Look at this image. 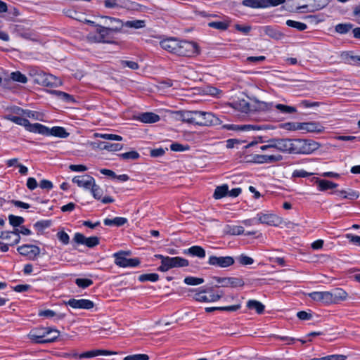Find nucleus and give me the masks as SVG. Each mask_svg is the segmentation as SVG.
I'll use <instances>...</instances> for the list:
<instances>
[{
  "label": "nucleus",
  "mask_w": 360,
  "mask_h": 360,
  "mask_svg": "<svg viewBox=\"0 0 360 360\" xmlns=\"http://www.w3.org/2000/svg\"><path fill=\"white\" fill-rule=\"evenodd\" d=\"M94 178L89 175L76 176L72 179L73 183L85 189H90L91 186L94 184Z\"/></svg>",
  "instance_id": "obj_20"
},
{
  "label": "nucleus",
  "mask_w": 360,
  "mask_h": 360,
  "mask_svg": "<svg viewBox=\"0 0 360 360\" xmlns=\"http://www.w3.org/2000/svg\"><path fill=\"white\" fill-rule=\"evenodd\" d=\"M179 41L180 40L176 38H168L162 40L160 42V45L163 49L175 54Z\"/></svg>",
  "instance_id": "obj_21"
},
{
  "label": "nucleus",
  "mask_w": 360,
  "mask_h": 360,
  "mask_svg": "<svg viewBox=\"0 0 360 360\" xmlns=\"http://www.w3.org/2000/svg\"><path fill=\"white\" fill-rule=\"evenodd\" d=\"M165 265L166 266L165 267L164 272L167 271L172 268L188 266L189 265V262L188 259L181 257H169V259H167V263H165Z\"/></svg>",
  "instance_id": "obj_17"
},
{
  "label": "nucleus",
  "mask_w": 360,
  "mask_h": 360,
  "mask_svg": "<svg viewBox=\"0 0 360 360\" xmlns=\"http://www.w3.org/2000/svg\"><path fill=\"white\" fill-rule=\"evenodd\" d=\"M270 142L274 143V148L279 152L292 154V139H271Z\"/></svg>",
  "instance_id": "obj_10"
},
{
  "label": "nucleus",
  "mask_w": 360,
  "mask_h": 360,
  "mask_svg": "<svg viewBox=\"0 0 360 360\" xmlns=\"http://www.w3.org/2000/svg\"><path fill=\"white\" fill-rule=\"evenodd\" d=\"M244 228L241 226H226V233L232 236H238L244 233Z\"/></svg>",
  "instance_id": "obj_38"
},
{
  "label": "nucleus",
  "mask_w": 360,
  "mask_h": 360,
  "mask_svg": "<svg viewBox=\"0 0 360 360\" xmlns=\"http://www.w3.org/2000/svg\"><path fill=\"white\" fill-rule=\"evenodd\" d=\"M11 78L15 82L22 84H25L27 82V77L19 71L13 72L11 74Z\"/></svg>",
  "instance_id": "obj_48"
},
{
  "label": "nucleus",
  "mask_w": 360,
  "mask_h": 360,
  "mask_svg": "<svg viewBox=\"0 0 360 360\" xmlns=\"http://www.w3.org/2000/svg\"><path fill=\"white\" fill-rule=\"evenodd\" d=\"M184 282L186 285H198L204 282V279L202 278H197L193 276H187L184 278Z\"/></svg>",
  "instance_id": "obj_51"
},
{
  "label": "nucleus",
  "mask_w": 360,
  "mask_h": 360,
  "mask_svg": "<svg viewBox=\"0 0 360 360\" xmlns=\"http://www.w3.org/2000/svg\"><path fill=\"white\" fill-rule=\"evenodd\" d=\"M204 111H193V124L202 126V116Z\"/></svg>",
  "instance_id": "obj_55"
},
{
  "label": "nucleus",
  "mask_w": 360,
  "mask_h": 360,
  "mask_svg": "<svg viewBox=\"0 0 360 360\" xmlns=\"http://www.w3.org/2000/svg\"><path fill=\"white\" fill-rule=\"evenodd\" d=\"M347 293L341 288H336L333 291L330 292V304H336L341 301L345 300Z\"/></svg>",
  "instance_id": "obj_25"
},
{
  "label": "nucleus",
  "mask_w": 360,
  "mask_h": 360,
  "mask_svg": "<svg viewBox=\"0 0 360 360\" xmlns=\"http://www.w3.org/2000/svg\"><path fill=\"white\" fill-rule=\"evenodd\" d=\"M124 360H149V356L145 354H137L127 356Z\"/></svg>",
  "instance_id": "obj_57"
},
{
  "label": "nucleus",
  "mask_w": 360,
  "mask_h": 360,
  "mask_svg": "<svg viewBox=\"0 0 360 360\" xmlns=\"http://www.w3.org/2000/svg\"><path fill=\"white\" fill-rule=\"evenodd\" d=\"M15 30L19 36L25 39H32V37L34 35L33 32L30 30H26L23 26L20 25H15Z\"/></svg>",
  "instance_id": "obj_35"
},
{
  "label": "nucleus",
  "mask_w": 360,
  "mask_h": 360,
  "mask_svg": "<svg viewBox=\"0 0 360 360\" xmlns=\"http://www.w3.org/2000/svg\"><path fill=\"white\" fill-rule=\"evenodd\" d=\"M125 25L127 27L139 29L143 28L146 26V23L144 20H128L123 23V26Z\"/></svg>",
  "instance_id": "obj_40"
},
{
  "label": "nucleus",
  "mask_w": 360,
  "mask_h": 360,
  "mask_svg": "<svg viewBox=\"0 0 360 360\" xmlns=\"http://www.w3.org/2000/svg\"><path fill=\"white\" fill-rule=\"evenodd\" d=\"M229 186L227 184L217 186L213 194L215 199H221L227 195Z\"/></svg>",
  "instance_id": "obj_36"
},
{
  "label": "nucleus",
  "mask_w": 360,
  "mask_h": 360,
  "mask_svg": "<svg viewBox=\"0 0 360 360\" xmlns=\"http://www.w3.org/2000/svg\"><path fill=\"white\" fill-rule=\"evenodd\" d=\"M235 262L233 257L231 256L217 257L212 255L209 257L208 264L220 268H226L232 266Z\"/></svg>",
  "instance_id": "obj_11"
},
{
  "label": "nucleus",
  "mask_w": 360,
  "mask_h": 360,
  "mask_svg": "<svg viewBox=\"0 0 360 360\" xmlns=\"http://www.w3.org/2000/svg\"><path fill=\"white\" fill-rule=\"evenodd\" d=\"M92 145L94 148H98L101 150H106L108 151H119L123 148V145L121 143H110L104 141L93 143Z\"/></svg>",
  "instance_id": "obj_22"
},
{
  "label": "nucleus",
  "mask_w": 360,
  "mask_h": 360,
  "mask_svg": "<svg viewBox=\"0 0 360 360\" xmlns=\"http://www.w3.org/2000/svg\"><path fill=\"white\" fill-rule=\"evenodd\" d=\"M90 189L91 193L95 199H101L103 192L101 187L96 184V181H94V184L91 186Z\"/></svg>",
  "instance_id": "obj_49"
},
{
  "label": "nucleus",
  "mask_w": 360,
  "mask_h": 360,
  "mask_svg": "<svg viewBox=\"0 0 360 360\" xmlns=\"http://www.w3.org/2000/svg\"><path fill=\"white\" fill-rule=\"evenodd\" d=\"M170 149L172 151L181 152L188 150L189 146L188 145L184 146L179 143H174L171 144Z\"/></svg>",
  "instance_id": "obj_59"
},
{
  "label": "nucleus",
  "mask_w": 360,
  "mask_h": 360,
  "mask_svg": "<svg viewBox=\"0 0 360 360\" xmlns=\"http://www.w3.org/2000/svg\"><path fill=\"white\" fill-rule=\"evenodd\" d=\"M102 18H105L106 21L115 22L116 25L106 27L96 25V31L99 34L98 41H104L105 37L108 36L112 32H117L120 31L123 27V22L118 18L108 16H103Z\"/></svg>",
  "instance_id": "obj_4"
},
{
  "label": "nucleus",
  "mask_w": 360,
  "mask_h": 360,
  "mask_svg": "<svg viewBox=\"0 0 360 360\" xmlns=\"http://www.w3.org/2000/svg\"><path fill=\"white\" fill-rule=\"evenodd\" d=\"M66 304L71 307L73 309H91L94 307V303L87 299H70Z\"/></svg>",
  "instance_id": "obj_18"
},
{
  "label": "nucleus",
  "mask_w": 360,
  "mask_h": 360,
  "mask_svg": "<svg viewBox=\"0 0 360 360\" xmlns=\"http://www.w3.org/2000/svg\"><path fill=\"white\" fill-rule=\"evenodd\" d=\"M34 77L35 83L44 86H54L61 84L60 80L56 77L41 71L36 72Z\"/></svg>",
  "instance_id": "obj_6"
},
{
  "label": "nucleus",
  "mask_w": 360,
  "mask_h": 360,
  "mask_svg": "<svg viewBox=\"0 0 360 360\" xmlns=\"http://www.w3.org/2000/svg\"><path fill=\"white\" fill-rule=\"evenodd\" d=\"M323 360H345L347 359V356L342 354H333L323 356Z\"/></svg>",
  "instance_id": "obj_64"
},
{
  "label": "nucleus",
  "mask_w": 360,
  "mask_h": 360,
  "mask_svg": "<svg viewBox=\"0 0 360 360\" xmlns=\"http://www.w3.org/2000/svg\"><path fill=\"white\" fill-rule=\"evenodd\" d=\"M45 128L43 133H39L46 136H53L59 138H67L70 134L66 131L65 129L62 127H53L51 129L44 125Z\"/></svg>",
  "instance_id": "obj_19"
},
{
  "label": "nucleus",
  "mask_w": 360,
  "mask_h": 360,
  "mask_svg": "<svg viewBox=\"0 0 360 360\" xmlns=\"http://www.w3.org/2000/svg\"><path fill=\"white\" fill-rule=\"evenodd\" d=\"M185 254H188L193 257H197L200 259L205 258L206 256L205 250L198 245H193L184 250Z\"/></svg>",
  "instance_id": "obj_28"
},
{
  "label": "nucleus",
  "mask_w": 360,
  "mask_h": 360,
  "mask_svg": "<svg viewBox=\"0 0 360 360\" xmlns=\"http://www.w3.org/2000/svg\"><path fill=\"white\" fill-rule=\"evenodd\" d=\"M335 193L345 199H357L359 196L356 191L352 189L337 191Z\"/></svg>",
  "instance_id": "obj_37"
},
{
  "label": "nucleus",
  "mask_w": 360,
  "mask_h": 360,
  "mask_svg": "<svg viewBox=\"0 0 360 360\" xmlns=\"http://www.w3.org/2000/svg\"><path fill=\"white\" fill-rule=\"evenodd\" d=\"M8 219L10 224L14 227L20 226L25 221L23 217L13 214L8 216Z\"/></svg>",
  "instance_id": "obj_53"
},
{
  "label": "nucleus",
  "mask_w": 360,
  "mask_h": 360,
  "mask_svg": "<svg viewBox=\"0 0 360 360\" xmlns=\"http://www.w3.org/2000/svg\"><path fill=\"white\" fill-rule=\"evenodd\" d=\"M159 275L155 273L141 274L139 277V281L141 282L151 281L155 282L158 281Z\"/></svg>",
  "instance_id": "obj_42"
},
{
  "label": "nucleus",
  "mask_w": 360,
  "mask_h": 360,
  "mask_svg": "<svg viewBox=\"0 0 360 360\" xmlns=\"http://www.w3.org/2000/svg\"><path fill=\"white\" fill-rule=\"evenodd\" d=\"M321 144L311 139H292V154H311L318 150Z\"/></svg>",
  "instance_id": "obj_2"
},
{
  "label": "nucleus",
  "mask_w": 360,
  "mask_h": 360,
  "mask_svg": "<svg viewBox=\"0 0 360 360\" xmlns=\"http://www.w3.org/2000/svg\"><path fill=\"white\" fill-rule=\"evenodd\" d=\"M283 160L281 155H255L252 162L257 164L275 163Z\"/></svg>",
  "instance_id": "obj_16"
},
{
  "label": "nucleus",
  "mask_w": 360,
  "mask_h": 360,
  "mask_svg": "<svg viewBox=\"0 0 360 360\" xmlns=\"http://www.w3.org/2000/svg\"><path fill=\"white\" fill-rule=\"evenodd\" d=\"M129 252L120 251L113 255L115 258V263L116 265L121 267H134L140 264V260L138 258H127L126 256L129 255Z\"/></svg>",
  "instance_id": "obj_5"
},
{
  "label": "nucleus",
  "mask_w": 360,
  "mask_h": 360,
  "mask_svg": "<svg viewBox=\"0 0 360 360\" xmlns=\"http://www.w3.org/2000/svg\"><path fill=\"white\" fill-rule=\"evenodd\" d=\"M286 25L290 27L295 28L298 30L299 31H303L305 30L307 28V25L305 23L295 21L292 20H288L286 21Z\"/></svg>",
  "instance_id": "obj_44"
},
{
  "label": "nucleus",
  "mask_w": 360,
  "mask_h": 360,
  "mask_svg": "<svg viewBox=\"0 0 360 360\" xmlns=\"http://www.w3.org/2000/svg\"><path fill=\"white\" fill-rule=\"evenodd\" d=\"M139 120L143 123H155L160 120V116L153 112H144L140 115Z\"/></svg>",
  "instance_id": "obj_31"
},
{
  "label": "nucleus",
  "mask_w": 360,
  "mask_h": 360,
  "mask_svg": "<svg viewBox=\"0 0 360 360\" xmlns=\"http://www.w3.org/2000/svg\"><path fill=\"white\" fill-rule=\"evenodd\" d=\"M346 238L349 241L356 245L360 246V236L353 235L352 233H347Z\"/></svg>",
  "instance_id": "obj_63"
},
{
  "label": "nucleus",
  "mask_w": 360,
  "mask_h": 360,
  "mask_svg": "<svg viewBox=\"0 0 360 360\" xmlns=\"http://www.w3.org/2000/svg\"><path fill=\"white\" fill-rule=\"evenodd\" d=\"M103 4L107 8H116L122 6L124 0H104Z\"/></svg>",
  "instance_id": "obj_46"
},
{
  "label": "nucleus",
  "mask_w": 360,
  "mask_h": 360,
  "mask_svg": "<svg viewBox=\"0 0 360 360\" xmlns=\"http://www.w3.org/2000/svg\"><path fill=\"white\" fill-rule=\"evenodd\" d=\"M127 222V219L124 217H115L114 219H105L103 223L105 226H122Z\"/></svg>",
  "instance_id": "obj_34"
},
{
  "label": "nucleus",
  "mask_w": 360,
  "mask_h": 360,
  "mask_svg": "<svg viewBox=\"0 0 360 360\" xmlns=\"http://www.w3.org/2000/svg\"><path fill=\"white\" fill-rule=\"evenodd\" d=\"M353 25L351 23H340L335 26V31L340 34H346L352 28Z\"/></svg>",
  "instance_id": "obj_47"
},
{
  "label": "nucleus",
  "mask_w": 360,
  "mask_h": 360,
  "mask_svg": "<svg viewBox=\"0 0 360 360\" xmlns=\"http://www.w3.org/2000/svg\"><path fill=\"white\" fill-rule=\"evenodd\" d=\"M115 354V352L108 351V350H103V349H96V350H91L88 352H85L84 353H82L80 354H78L76 352H69V353H65L63 354L64 357H74V358H93L99 355H110Z\"/></svg>",
  "instance_id": "obj_12"
},
{
  "label": "nucleus",
  "mask_w": 360,
  "mask_h": 360,
  "mask_svg": "<svg viewBox=\"0 0 360 360\" xmlns=\"http://www.w3.org/2000/svg\"><path fill=\"white\" fill-rule=\"evenodd\" d=\"M57 238L58 240L65 245L69 243L70 237L67 233L63 231L57 233Z\"/></svg>",
  "instance_id": "obj_60"
},
{
  "label": "nucleus",
  "mask_w": 360,
  "mask_h": 360,
  "mask_svg": "<svg viewBox=\"0 0 360 360\" xmlns=\"http://www.w3.org/2000/svg\"><path fill=\"white\" fill-rule=\"evenodd\" d=\"M59 334L56 329L40 328L32 330L28 334V338L34 343L45 344L54 342Z\"/></svg>",
  "instance_id": "obj_1"
},
{
  "label": "nucleus",
  "mask_w": 360,
  "mask_h": 360,
  "mask_svg": "<svg viewBox=\"0 0 360 360\" xmlns=\"http://www.w3.org/2000/svg\"><path fill=\"white\" fill-rule=\"evenodd\" d=\"M285 2V0H243L242 4L252 8H259L277 6Z\"/></svg>",
  "instance_id": "obj_7"
},
{
  "label": "nucleus",
  "mask_w": 360,
  "mask_h": 360,
  "mask_svg": "<svg viewBox=\"0 0 360 360\" xmlns=\"http://www.w3.org/2000/svg\"><path fill=\"white\" fill-rule=\"evenodd\" d=\"M202 119V126H214L221 123L219 117L210 112H203Z\"/></svg>",
  "instance_id": "obj_23"
},
{
  "label": "nucleus",
  "mask_w": 360,
  "mask_h": 360,
  "mask_svg": "<svg viewBox=\"0 0 360 360\" xmlns=\"http://www.w3.org/2000/svg\"><path fill=\"white\" fill-rule=\"evenodd\" d=\"M234 108L244 113H248L251 110H253L251 108L250 103L245 99L238 100V101L233 103Z\"/></svg>",
  "instance_id": "obj_32"
},
{
  "label": "nucleus",
  "mask_w": 360,
  "mask_h": 360,
  "mask_svg": "<svg viewBox=\"0 0 360 360\" xmlns=\"http://www.w3.org/2000/svg\"><path fill=\"white\" fill-rule=\"evenodd\" d=\"M197 52L198 46L195 43L180 40L175 54L179 56L191 57Z\"/></svg>",
  "instance_id": "obj_8"
},
{
  "label": "nucleus",
  "mask_w": 360,
  "mask_h": 360,
  "mask_svg": "<svg viewBox=\"0 0 360 360\" xmlns=\"http://www.w3.org/2000/svg\"><path fill=\"white\" fill-rule=\"evenodd\" d=\"M213 279L219 284V285H216V287L236 288L242 287L245 285L243 280L240 278L214 276Z\"/></svg>",
  "instance_id": "obj_9"
},
{
  "label": "nucleus",
  "mask_w": 360,
  "mask_h": 360,
  "mask_svg": "<svg viewBox=\"0 0 360 360\" xmlns=\"http://www.w3.org/2000/svg\"><path fill=\"white\" fill-rule=\"evenodd\" d=\"M18 252L30 260H34L40 254V248L34 245H23L17 248Z\"/></svg>",
  "instance_id": "obj_13"
},
{
  "label": "nucleus",
  "mask_w": 360,
  "mask_h": 360,
  "mask_svg": "<svg viewBox=\"0 0 360 360\" xmlns=\"http://www.w3.org/2000/svg\"><path fill=\"white\" fill-rule=\"evenodd\" d=\"M238 262L243 266L250 265L254 262V259L252 257L243 254L238 257Z\"/></svg>",
  "instance_id": "obj_56"
},
{
  "label": "nucleus",
  "mask_w": 360,
  "mask_h": 360,
  "mask_svg": "<svg viewBox=\"0 0 360 360\" xmlns=\"http://www.w3.org/2000/svg\"><path fill=\"white\" fill-rule=\"evenodd\" d=\"M223 127L229 130H239V131H247V130H259L260 127L257 125L252 124H241V125H235V124H226L224 125Z\"/></svg>",
  "instance_id": "obj_29"
},
{
  "label": "nucleus",
  "mask_w": 360,
  "mask_h": 360,
  "mask_svg": "<svg viewBox=\"0 0 360 360\" xmlns=\"http://www.w3.org/2000/svg\"><path fill=\"white\" fill-rule=\"evenodd\" d=\"M94 136L102 138V139H107V140H112V141H121L123 139V138L121 136L117 135V134H112L96 133V134H94Z\"/></svg>",
  "instance_id": "obj_45"
},
{
  "label": "nucleus",
  "mask_w": 360,
  "mask_h": 360,
  "mask_svg": "<svg viewBox=\"0 0 360 360\" xmlns=\"http://www.w3.org/2000/svg\"><path fill=\"white\" fill-rule=\"evenodd\" d=\"M53 94L56 95L62 101H65L67 103H72L75 101L73 96L65 92L60 91H53Z\"/></svg>",
  "instance_id": "obj_50"
},
{
  "label": "nucleus",
  "mask_w": 360,
  "mask_h": 360,
  "mask_svg": "<svg viewBox=\"0 0 360 360\" xmlns=\"http://www.w3.org/2000/svg\"><path fill=\"white\" fill-rule=\"evenodd\" d=\"M247 307L250 309L255 310L259 314H262L265 308L264 305L262 302L255 300H248L247 302Z\"/></svg>",
  "instance_id": "obj_33"
},
{
  "label": "nucleus",
  "mask_w": 360,
  "mask_h": 360,
  "mask_svg": "<svg viewBox=\"0 0 360 360\" xmlns=\"http://www.w3.org/2000/svg\"><path fill=\"white\" fill-rule=\"evenodd\" d=\"M73 240L77 244H84L88 248H94L99 244V238L96 236L86 238L80 233L75 234Z\"/></svg>",
  "instance_id": "obj_15"
},
{
  "label": "nucleus",
  "mask_w": 360,
  "mask_h": 360,
  "mask_svg": "<svg viewBox=\"0 0 360 360\" xmlns=\"http://www.w3.org/2000/svg\"><path fill=\"white\" fill-rule=\"evenodd\" d=\"M300 124L299 122H286L283 124V128L290 131L300 130Z\"/></svg>",
  "instance_id": "obj_58"
},
{
  "label": "nucleus",
  "mask_w": 360,
  "mask_h": 360,
  "mask_svg": "<svg viewBox=\"0 0 360 360\" xmlns=\"http://www.w3.org/2000/svg\"><path fill=\"white\" fill-rule=\"evenodd\" d=\"M4 118L16 124L23 126L26 130L33 133H43L44 125L39 123L31 124L27 118L13 115H6Z\"/></svg>",
  "instance_id": "obj_3"
},
{
  "label": "nucleus",
  "mask_w": 360,
  "mask_h": 360,
  "mask_svg": "<svg viewBox=\"0 0 360 360\" xmlns=\"http://www.w3.org/2000/svg\"><path fill=\"white\" fill-rule=\"evenodd\" d=\"M208 26L223 31L228 29L229 23L227 21H213L209 22Z\"/></svg>",
  "instance_id": "obj_39"
},
{
  "label": "nucleus",
  "mask_w": 360,
  "mask_h": 360,
  "mask_svg": "<svg viewBox=\"0 0 360 360\" xmlns=\"http://www.w3.org/2000/svg\"><path fill=\"white\" fill-rule=\"evenodd\" d=\"M300 130L307 132L321 133L324 131V127L319 122H303L300 124Z\"/></svg>",
  "instance_id": "obj_24"
},
{
  "label": "nucleus",
  "mask_w": 360,
  "mask_h": 360,
  "mask_svg": "<svg viewBox=\"0 0 360 360\" xmlns=\"http://www.w3.org/2000/svg\"><path fill=\"white\" fill-rule=\"evenodd\" d=\"M274 108L284 114H291L297 111L295 107L288 106L283 104H276L275 105H274Z\"/></svg>",
  "instance_id": "obj_43"
},
{
  "label": "nucleus",
  "mask_w": 360,
  "mask_h": 360,
  "mask_svg": "<svg viewBox=\"0 0 360 360\" xmlns=\"http://www.w3.org/2000/svg\"><path fill=\"white\" fill-rule=\"evenodd\" d=\"M121 65L124 68L127 67L131 70H137L139 68V65L137 63L134 61L130 60H121Z\"/></svg>",
  "instance_id": "obj_62"
},
{
  "label": "nucleus",
  "mask_w": 360,
  "mask_h": 360,
  "mask_svg": "<svg viewBox=\"0 0 360 360\" xmlns=\"http://www.w3.org/2000/svg\"><path fill=\"white\" fill-rule=\"evenodd\" d=\"M119 156L124 160H137L139 158L140 155L135 150L129 151L120 154Z\"/></svg>",
  "instance_id": "obj_54"
},
{
  "label": "nucleus",
  "mask_w": 360,
  "mask_h": 360,
  "mask_svg": "<svg viewBox=\"0 0 360 360\" xmlns=\"http://www.w3.org/2000/svg\"><path fill=\"white\" fill-rule=\"evenodd\" d=\"M315 182L318 185L319 190L325 191L328 189H333L338 186V184L326 179H320L316 178Z\"/></svg>",
  "instance_id": "obj_30"
},
{
  "label": "nucleus",
  "mask_w": 360,
  "mask_h": 360,
  "mask_svg": "<svg viewBox=\"0 0 360 360\" xmlns=\"http://www.w3.org/2000/svg\"><path fill=\"white\" fill-rule=\"evenodd\" d=\"M329 0H314L313 6L316 10H320L328 4Z\"/></svg>",
  "instance_id": "obj_61"
},
{
  "label": "nucleus",
  "mask_w": 360,
  "mask_h": 360,
  "mask_svg": "<svg viewBox=\"0 0 360 360\" xmlns=\"http://www.w3.org/2000/svg\"><path fill=\"white\" fill-rule=\"evenodd\" d=\"M309 297L314 301L322 302L325 304H330V292H312L309 293Z\"/></svg>",
  "instance_id": "obj_26"
},
{
  "label": "nucleus",
  "mask_w": 360,
  "mask_h": 360,
  "mask_svg": "<svg viewBox=\"0 0 360 360\" xmlns=\"http://www.w3.org/2000/svg\"><path fill=\"white\" fill-rule=\"evenodd\" d=\"M257 219L260 224L269 226H278L281 223V219L274 214L259 212L257 214Z\"/></svg>",
  "instance_id": "obj_14"
},
{
  "label": "nucleus",
  "mask_w": 360,
  "mask_h": 360,
  "mask_svg": "<svg viewBox=\"0 0 360 360\" xmlns=\"http://www.w3.org/2000/svg\"><path fill=\"white\" fill-rule=\"evenodd\" d=\"M274 108V103H266L264 101H257V105L253 109L255 110H259V111H269L272 110Z\"/></svg>",
  "instance_id": "obj_41"
},
{
  "label": "nucleus",
  "mask_w": 360,
  "mask_h": 360,
  "mask_svg": "<svg viewBox=\"0 0 360 360\" xmlns=\"http://www.w3.org/2000/svg\"><path fill=\"white\" fill-rule=\"evenodd\" d=\"M76 285L81 288H86L93 284V281L89 278H77L75 280Z\"/></svg>",
  "instance_id": "obj_52"
},
{
  "label": "nucleus",
  "mask_w": 360,
  "mask_h": 360,
  "mask_svg": "<svg viewBox=\"0 0 360 360\" xmlns=\"http://www.w3.org/2000/svg\"><path fill=\"white\" fill-rule=\"evenodd\" d=\"M173 117L184 122L193 124V111H175L173 112Z\"/></svg>",
  "instance_id": "obj_27"
}]
</instances>
